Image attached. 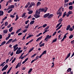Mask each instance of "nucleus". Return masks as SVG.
Returning <instances> with one entry per match:
<instances>
[{"instance_id":"nucleus-1","label":"nucleus","mask_w":74,"mask_h":74,"mask_svg":"<svg viewBox=\"0 0 74 74\" xmlns=\"http://www.w3.org/2000/svg\"><path fill=\"white\" fill-rule=\"evenodd\" d=\"M61 9H62V8H60L57 12V14L59 15L58 17V18H59V17L62 15V13L61 12Z\"/></svg>"},{"instance_id":"nucleus-2","label":"nucleus","mask_w":74,"mask_h":74,"mask_svg":"<svg viewBox=\"0 0 74 74\" xmlns=\"http://www.w3.org/2000/svg\"><path fill=\"white\" fill-rule=\"evenodd\" d=\"M40 14V12H37L36 11V15L34 16L35 18H38L40 17V15H39Z\"/></svg>"},{"instance_id":"nucleus-3","label":"nucleus","mask_w":74,"mask_h":74,"mask_svg":"<svg viewBox=\"0 0 74 74\" xmlns=\"http://www.w3.org/2000/svg\"><path fill=\"white\" fill-rule=\"evenodd\" d=\"M18 47V44L15 45L14 46H13L14 49V51H16V50L18 49V47Z\"/></svg>"},{"instance_id":"nucleus-4","label":"nucleus","mask_w":74,"mask_h":74,"mask_svg":"<svg viewBox=\"0 0 74 74\" xmlns=\"http://www.w3.org/2000/svg\"><path fill=\"white\" fill-rule=\"evenodd\" d=\"M51 37H52V36H51V35L49 36V35H47L46 36V37L45 38L44 40H46L47 39H48H48H50Z\"/></svg>"},{"instance_id":"nucleus-5","label":"nucleus","mask_w":74,"mask_h":74,"mask_svg":"<svg viewBox=\"0 0 74 74\" xmlns=\"http://www.w3.org/2000/svg\"><path fill=\"white\" fill-rule=\"evenodd\" d=\"M8 67V64H6L5 66H4V67L2 69V71H4V70H6V69Z\"/></svg>"},{"instance_id":"nucleus-6","label":"nucleus","mask_w":74,"mask_h":74,"mask_svg":"<svg viewBox=\"0 0 74 74\" xmlns=\"http://www.w3.org/2000/svg\"><path fill=\"white\" fill-rule=\"evenodd\" d=\"M69 14H66V12H65L64 13V14H63V16H62V18H64V16H66H66L67 17H68V16H69Z\"/></svg>"},{"instance_id":"nucleus-7","label":"nucleus","mask_w":74,"mask_h":74,"mask_svg":"<svg viewBox=\"0 0 74 74\" xmlns=\"http://www.w3.org/2000/svg\"><path fill=\"white\" fill-rule=\"evenodd\" d=\"M22 51H23V50H22L19 51L17 50L16 53V54H19V53H21L22 52Z\"/></svg>"},{"instance_id":"nucleus-8","label":"nucleus","mask_w":74,"mask_h":74,"mask_svg":"<svg viewBox=\"0 0 74 74\" xmlns=\"http://www.w3.org/2000/svg\"><path fill=\"white\" fill-rule=\"evenodd\" d=\"M15 6L14 5H10L8 9L9 10V9H11L12 8H14Z\"/></svg>"},{"instance_id":"nucleus-9","label":"nucleus","mask_w":74,"mask_h":74,"mask_svg":"<svg viewBox=\"0 0 74 74\" xmlns=\"http://www.w3.org/2000/svg\"><path fill=\"white\" fill-rule=\"evenodd\" d=\"M49 13H48L45 14L44 16V18H47V16H48L49 15Z\"/></svg>"},{"instance_id":"nucleus-10","label":"nucleus","mask_w":74,"mask_h":74,"mask_svg":"<svg viewBox=\"0 0 74 74\" xmlns=\"http://www.w3.org/2000/svg\"><path fill=\"white\" fill-rule=\"evenodd\" d=\"M71 54V53H69V54L67 55V56L66 57V58L65 60H66L68 58H69V57H70V56Z\"/></svg>"},{"instance_id":"nucleus-11","label":"nucleus","mask_w":74,"mask_h":74,"mask_svg":"<svg viewBox=\"0 0 74 74\" xmlns=\"http://www.w3.org/2000/svg\"><path fill=\"white\" fill-rule=\"evenodd\" d=\"M70 27H71V26L70 25H68L66 29V30L67 31V30H69V29L70 28Z\"/></svg>"},{"instance_id":"nucleus-12","label":"nucleus","mask_w":74,"mask_h":74,"mask_svg":"<svg viewBox=\"0 0 74 74\" xmlns=\"http://www.w3.org/2000/svg\"><path fill=\"white\" fill-rule=\"evenodd\" d=\"M3 32L5 34H7L8 32V30L7 29L3 30Z\"/></svg>"},{"instance_id":"nucleus-13","label":"nucleus","mask_w":74,"mask_h":74,"mask_svg":"<svg viewBox=\"0 0 74 74\" xmlns=\"http://www.w3.org/2000/svg\"><path fill=\"white\" fill-rule=\"evenodd\" d=\"M53 16V14H51L48 16V18L49 19L50 18H51Z\"/></svg>"},{"instance_id":"nucleus-14","label":"nucleus","mask_w":74,"mask_h":74,"mask_svg":"<svg viewBox=\"0 0 74 74\" xmlns=\"http://www.w3.org/2000/svg\"><path fill=\"white\" fill-rule=\"evenodd\" d=\"M13 30V27H11L9 29V32H11Z\"/></svg>"},{"instance_id":"nucleus-15","label":"nucleus","mask_w":74,"mask_h":74,"mask_svg":"<svg viewBox=\"0 0 74 74\" xmlns=\"http://www.w3.org/2000/svg\"><path fill=\"white\" fill-rule=\"evenodd\" d=\"M62 25H61L58 28H57L56 30V31H58V30H59L62 27Z\"/></svg>"},{"instance_id":"nucleus-16","label":"nucleus","mask_w":74,"mask_h":74,"mask_svg":"<svg viewBox=\"0 0 74 74\" xmlns=\"http://www.w3.org/2000/svg\"><path fill=\"white\" fill-rule=\"evenodd\" d=\"M13 40V39H10L9 41L6 43V44H9L10 42H11V41H12Z\"/></svg>"},{"instance_id":"nucleus-17","label":"nucleus","mask_w":74,"mask_h":74,"mask_svg":"<svg viewBox=\"0 0 74 74\" xmlns=\"http://www.w3.org/2000/svg\"><path fill=\"white\" fill-rule=\"evenodd\" d=\"M42 38V36H41V37H39L36 40V41H39V40H40Z\"/></svg>"},{"instance_id":"nucleus-18","label":"nucleus","mask_w":74,"mask_h":74,"mask_svg":"<svg viewBox=\"0 0 74 74\" xmlns=\"http://www.w3.org/2000/svg\"><path fill=\"white\" fill-rule=\"evenodd\" d=\"M34 47H32V48H31L30 49L29 51L28 52V53H30V52H32V51H33V49H34Z\"/></svg>"},{"instance_id":"nucleus-19","label":"nucleus","mask_w":74,"mask_h":74,"mask_svg":"<svg viewBox=\"0 0 74 74\" xmlns=\"http://www.w3.org/2000/svg\"><path fill=\"white\" fill-rule=\"evenodd\" d=\"M36 11H37L38 13V12H39L40 14V12H42L41 9H39L38 10H37Z\"/></svg>"},{"instance_id":"nucleus-20","label":"nucleus","mask_w":74,"mask_h":74,"mask_svg":"<svg viewBox=\"0 0 74 74\" xmlns=\"http://www.w3.org/2000/svg\"><path fill=\"white\" fill-rule=\"evenodd\" d=\"M33 35H30L28 36L27 38V39H28L29 38H30V37H33Z\"/></svg>"},{"instance_id":"nucleus-21","label":"nucleus","mask_w":74,"mask_h":74,"mask_svg":"<svg viewBox=\"0 0 74 74\" xmlns=\"http://www.w3.org/2000/svg\"><path fill=\"white\" fill-rule=\"evenodd\" d=\"M12 69V67H11L8 70V71L7 72V74H9L10 72V71Z\"/></svg>"},{"instance_id":"nucleus-22","label":"nucleus","mask_w":74,"mask_h":74,"mask_svg":"<svg viewBox=\"0 0 74 74\" xmlns=\"http://www.w3.org/2000/svg\"><path fill=\"white\" fill-rule=\"evenodd\" d=\"M61 23H62L61 22H60V23H58L57 25H56V28H58V27H59V26H60V25L61 24Z\"/></svg>"},{"instance_id":"nucleus-23","label":"nucleus","mask_w":74,"mask_h":74,"mask_svg":"<svg viewBox=\"0 0 74 74\" xmlns=\"http://www.w3.org/2000/svg\"><path fill=\"white\" fill-rule=\"evenodd\" d=\"M3 14H4V12L3 11H0V16H1V15H3Z\"/></svg>"},{"instance_id":"nucleus-24","label":"nucleus","mask_w":74,"mask_h":74,"mask_svg":"<svg viewBox=\"0 0 74 74\" xmlns=\"http://www.w3.org/2000/svg\"><path fill=\"white\" fill-rule=\"evenodd\" d=\"M25 58V56H20L19 57V59H24V58Z\"/></svg>"},{"instance_id":"nucleus-25","label":"nucleus","mask_w":74,"mask_h":74,"mask_svg":"<svg viewBox=\"0 0 74 74\" xmlns=\"http://www.w3.org/2000/svg\"><path fill=\"white\" fill-rule=\"evenodd\" d=\"M40 4H41V2L40 1H38L37 3V6H39V5H40Z\"/></svg>"},{"instance_id":"nucleus-26","label":"nucleus","mask_w":74,"mask_h":74,"mask_svg":"<svg viewBox=\"0 0 74 74\" xmlns=\"http://www.w3.org/2000/svg\"><path fill=\"white\" fill-rule=\"evenodd\" d=\"M68 14L69 15H71V14H73V12L71 11H69L68 12Z\"/></svg>"},{"instance_id":"nucleus-27","label":"nucleus","mask_w":74,"mask_h":74,"mask_svg":"<svg viewBox=\"0 0 74 74\" xmlns=\"http://www.w3.org/2000/svg\"><path fill=\"white\" fill-rule=\"evenodd\" d=\"M33 12V11L30 10L28 12L29 14H32Z\"/></svg>"},{"instance_id":"nucleus-28","label":"nucleus","mask_w":74,"mask_h":74,"mask_svg":"<svg viewBox=\"0 0 74 74\" xmlns=\"http://www.w3.org/2000/svg\"><path fill=\"white\" fill-rule=\"evenodd\" d=\"M73 7L72 6H69V10H73Z\"/></svg>"},{"instance_id":"nucleus-29","label":"nucleus","mask_w":74,"mask_h":74,"mask_svg":"<svg viewBox=\"0 0 74 74\" xmlns=\"http://www.w3.org/2000/svg\"><path fill=\"white\" fill-rule=\"evenodd\" d=\"M21 30V29H19L16 32V34H18V33H19V32H20V31Z\"/></svg>"},{"instance_id":"nucleus-30","label":"nucleus","mask_w":74,"mask_h":74,"mask_svg":"<svg viewBox=\"0 0 74 74\" xmlns=\"http://www.w3.org/2000/svg\"><path fill=\"white\" fill-rule=\"evenodd\" d=\"M26 14V13H23L21 16V17H22V18H23V17H24L25 16V15Z\"/></svg>"},{"instance_id":"nucleus-31","label":"nucleus","mask_w":74,"mask_h":74,"mask_svg":"<svg viewBox=\"0 0 74 74\" xmlns=\"http://www.w3.org/2000/svg\"><path fill=\"white\" fill-rule=\"evenodd\" d=\"M6 42H5V41H4L3 42H2L1 43V46L3 45L4 44H5V43H6Z\"/></svg>"},{"instance_id":"nucleus-32","label":"nucleus","mask_w":74,"mask_h":74,"mask_svg":"<svg viewBox=\"0 0 74 74\" xmlns=\"http://www.w3.org/2000/svg\"><path fill=\"white\" fill-rule=\"evenodd\" d=\"M57 41V38H56L55 39L53 40L52 42H56Z\"/></svg>"},{"instance_id":"nucleus-33","label":"nucleus","mask_w":74,"mask_h":74,"mask_svg":"<svg viewBox=\"0 0 74 74\" xmlns=\"http://www.w3.org/2000/svg\"><path fill=\"white\" fill-rule=\"evenodd\" d=\"M71 71V68H69L67 70V71L68 72H69V71Z\"/></svg>"},{"instance_id":"nucleus-34","label":"nucleus","mask_w":74,"mask_h":74,"mask_svg":"<svg viewBox=\"0 0 74 74\" xmlns=\"http://www.w3.org/2000/svg\"><path fill=\"white\" fill-rule=\"evenodd\" d=\"M34 21H31L30 23V24H31L32 25H33V24H34Z\"/></svg>"},{"instance_id":"nucleus-35","label":"nucleus","mask_w":74,"mask_h":74,"mask_svg":"<svg viewBox=\"0 0 74 74\" xmlns=\"http://www.w3.org/2000/svg\"><path fill=\"white\" fill-rule=\"evenodd\" d=\"M73 37V35H71L69 37L70 39H71V38H72Z\"/></svg>"},{"instance_id":"nucleus-36","label":"nucleus","mask_w":74,"mask_h":74,"mask_svg":"<svg viewBox=\"0 0 74 74\" xmlns=\"http://www.w3.org/2000/svg\"><path fill=\"white\" fill-rule=\"evenodd\" d=\"M46 52L47 51L46 50H45L42 53V54L43 55L44 54H46Z\"/></svg>"},{"instance_id":"nucleus-37","label":"nucleus","mask_w":74,"mask_h":74,"mask_svg":"<svg viewBox=\"0 0 74 74\" xmlns=\"http://www.w3.org/2000/svg\"><path fill=\"white\" fill-rule=\"evenodd\" d=\"M20 63H18L16 65V66L15 69H17L18 67V66H19V65Z\"/></svg>"},{"instance_id":"nucleus-38","label":"nucleus","mask_w":74,"mask_h":74,"mask_svg":"<svg viewBox=\"0 0 74 74\" xmlns=\"http://www.w3.org/2000/svg\"><path fill=\"white\" fill-rule=\"evenodd\" d=\"M29 24H28L27 25H26L25 27V29H28V28L29 27Z\"/></svg>"},{"instance_id":"nucleus-39","label":"nucleus","mask_w":74,"mask_h":74,"mask_svg":"<svg viewBox=\"0 0 74 74\" xmlns=\"http://www.w3.org/2000/svg\"><path fill=\"white\" fill-rule=\"evenodd\" d=\"M41 34H42V33H41L38 34L36 36V37H39V36H40V35H41Z\"/></svg>"},{"instance_id":"nucleus-40","label":"nucleus","mask_w":74,"mask_h":74,"mask_svg":"<svg viewBox=\"0 0 74 74\" xmlns=\"http://www.w3.org/2000/svg\"><path fill=\"white\" fill-rule=\"evenodd\" d=\"M45 44L44 43H42L41 45H40V47H42L43 46H44V45Z\"/></svg>"},{"instance_id":"nucleus-41","label":"nucleus","mask_w":74,"mask_h":74,"mask_svg":"<svg viewBox=\"0 0 74 74\" xmlns=\"http://www.w3.org/2000/svg\"><path fill=\"white\" fill-rule=\"evenodd\" d=\"M32 70L33 69L32 68L30 69L28 71V73H30L32 71Z\"/></svg>"},{"instance_id":"nucleus-42","label":"nucleus","mask_w":74,"mask_h":74,"mask_svg":"<svg viewBox=\"0 0 74 74\" xmlns=\"http://www.w3.org/2000/svg\"><path fill=\"white\" fill-rule=\"evenodd\" d=\"M15 60H16V58H14V60H12V63H13V62H15Z\"/></svg>"},{"instance_id":"nucleus-43","label":"nucleus","mask_w":74,"mask_h":74,"mask_svg":"<svg viewBox=\"0 0 74 74\" xmlns=\"http://www.w3.org/2000/svg\"><path fill=\"white\" fill-rule=\"evenodd\" d=\"M63 21V18H60L58 21L59 22H62Z\"/></svg>"},{"instance_id":"nucleus-44","label":"nucleus","mask_w":74,"mask_h":74,"mask_svg":"<svg viewBox=\"0 0 74 74\" xmlns=\"http://www.w3.org/2000/svg\"><path fill=\"white\" fill-rule=\"evenodd\" d=\"M12 10H13L12 9H11L10 10L8 11V13H10V12H11V11H12Z\"/></svg>"},{"instance_id":"nucleus-45","label":"nucleus","mask_w":74,"mask_h":74,"mask_svg":"<svg viewBox=\"0 0 74 74\" xmlns=\"http://www.w3.org/2000/svg\"><path fill=\"white\" fill-rule=\"evenodd\" d=\"M16 39L15 38L12 41V42L13 43L14 42H16Z\"/></svg>"},{"instance_id":"nucleus-46","label":"nucleus","mask_w":74,"mask_h":74,"mask_svg":"<svg viewBox=\"0 0 74 74\" xmlns=\"http://www.w3.org/2000/svg\"><path fill=\"white\" fill-rule=\"evenodd\" d=\"M36 55V54L35 53L31 57V58H34V57Z\"/></svg>"},{"instance_id":"nucleus-47","label":"nucleus","mask_w":74,"mask_h":74,"mask_svg":"<svg viewBox=\"0 0 74 74\" xmlns=\"http://www.w3.org/2000/svg\"><path fill=\"white\" fill-rule=\"evenodd\" d=\"M47 26V24H45L42 26V27H45Z\"/></svg>"},{"instance_id":"nucleus-48","label":"nucleus","mask_w":74,"mask_h":74,"mask_svg":"<svg viewBox=\"0 0 74 74\" xmlns=\"http://www.w3.org/2000/svg\"><path fill=\"white\" fill-rule=\"evenodd\" d=\"M10 17H11V18H14V17H15V16H14L13 15L10 14Z\"/></svg>"},{"instance_id":"nucleus-49","label":"nucleus","mask_w":74,"mask_h":74,"mask_svg":"<svg viewBox=\"0 0 74 74\" xmlns=\"http://www.w3.org/2000/svg\"><path fill=\"white\" fill-rule=\"evenodd\" d=\"M11 25L10 24L7 26V27L8 28H10V27H11Z\"/></svg>"},{"instance_id":"nucleus-50","label":"nucleus","mask_w":74,"mask_h":74,"mask_svg":"<svg viewBox=\"0 0 74 74\" xmlns=\"http://www.w3.org/2000/svg\"><path fill=\"white\" fill-rule=\"evenodd\" d=\"M7 25H8V22H6L5 23V25L6 26Z\"/></svg>"},{"instance_id":"nucleus-51","label":"nucleus","mask_w":74,"mask_h":74,"mask_svg":"<svg viewBox=\"0 0 74 74\" xmlns=\"http://www.w3.org/2000/svg\"><path fill=\"white\" fill-rule=\"evenodd\" d=\"M69 31H73V29L72 27H70V28H69Z\"/></svg>"},{"instance_id":"nucleus-52","label":"nucleus","mask_w":74,"mask_h":74,"mask_svg":"<svg viewBox=\"0 0 74 74\" xmlns=\"http://www.w3.org/2000/svg\"><path fill=\"white\" fill-rule=\"evenodd\" d=\"M7 18V16H5L4 17L3 19H2V21H4V20H5V19Z\"/></svg>"},{"instance_id":"nucleus-53","label":"nucleus","mask_w":74,"mask_h":74,"mask_svg":"<svg viewBox=\"0 0 74 74\" xmlns=\"http://www.w3.org/2000/svg\"><path fill=\"white\" fill-rule=\"evenodd\" d=\"M5 63V62H3V63H2L0 65V66H2Z\"/></svg>"},{"instance_id":"nucleus-54","label":"nucleus","mask_w":74,"mask_h":74,"mask_svg":"<svg viewBox=\"0 0 74 74\" xmlns=\"http://www.w3.org/2000/svg\"><path fill=\"white\" fill-rule=\"evenodd\" d=\"M68 4H69V5H73V3H72V2L69 3H68Z\"/></svg>"},{"instance_id":"nucleus-55","label":"nucleus","mask_w":74,"mask_h":74,"mask_svg":"<svg viewBox=\"0 0 74 74\" xmlns=\"http://www.w3.org/2000/svg\"><path fill=\"white\" fill-rule=\"evenodd\" d=\"M71 44H73V45H74V40H72V41H71Z\"/></svg>"},{"instance_id":"nucleus-56","label":"nucleus","mask_w":74,"mask_h":74,"mask_svg":"<svg viewBox=\"0 0 74 74\" xmlns=\"http://www.w3.org/2000/svg\"><path fill=\"white\" fill-rule=\"evenodd\" d=\"M31 4L32 5V6H34V5H35V3L34 2H32Z\"/></svg>"},{"instance_id":"nucleus-57","label":"nucleus","mask_w":74,"mask_h":74,"mask_svg":"<svg viewBox=\"0 0 74 74\" xmlns=\"http://www.w3.org/2000/svg\"><path fill=\"white\" fill-rule=\"evenodd\" d=\"M69 0H64V3H67V2H69Z\"/></svg>"},{"instance_id":"nucleus-58","label":"nucleus","mask_w":74,"mask_h":74,"mask_svg":"<svg viewBox=\"0 0 74 74\" xmlns=\"http://www.w3.org/2000/svg\"><path fill=\"white\" fill-rule=\"evenodd\" d=\"M27 31V29H25L23 31V33H25V32H26Z\"/></svg>"},{"instance_id":"nucleus-59","label":"nucleus","mask_w":74,"mask_h":74,"mask_svg":"<svg viewBox=\"0 0 74 74\" xmlns=\"http://www.w3.org/2000/svg\"><path fill=\"white\" fill-rule=\"evenodd\" d=\"M29 20H28L25 21V24H26V25H27V23H28V22H29Z\"/></svg>"},{"instance_id":"nucleus-60","label":"nucleus","mask_w":74,"mask_h":74,"mask_svg":"<svg viewBox=\"0 0 74 74\" xmlns=\"http://www.w3.org/2000/svg\"><path fill=\"white\" fill-rule=\"evenodd\" d=\"M22 33L21 32H20L18 34V36H21V35H22Z\"/></svg>"},{"instance_id":"nucleus-61","label":"nucleus","mask_w":74,"mask_h":74,"mask_svg":"<svg viewBox=\"0 0 74 74\" xmlns=\"http://www.w3.org/2000/svg\"><path fill=\"white\" fill-rule=\"evenodd\" d=\"M47 11V8H46L45 9H44L43 12H46Z\"/></svg>"},{"instance_id":"nucleus-62","label":"nucleus","mask_w":74,"mask_h":74,"mask_svg":"<svg viewBox=\"0 0 74 74\" xmlns=\"http://www.w3.org/2000/svg\"><path fill=\"white\" fill-rule=\"evenodd\" d=\"M16 18L18 19H19V16H18V14H17L16 16Z\"/></svg>"},{"instance_id":"nucleus-63","label":"nucleus","mask_w":74,"mask_h":74,"mask_svg":"<svg viewBox=\"0 0 74 74\" xmlns=\"http://www.w3.org/2000/svg\"><path fill=\"white\" fill-rule=\"evenodd\" d=\"M32 6H33L31 4L28 7L29 8H32Z\"/></svg>"},{"instance_id":"nucleus-64","label":"nucleus","mask_w":74,"mask_h":74,"mask_svg":"<svg viewBox=\"0 0 74 74\" xmlns=\"http://www.w3.org/2000/svg\"><path fill=\"white\" fill-rule=\"evenodd\" d=\"M39 57V56H37L36 58V60H37V59H38Z\"/></svg>"}]
</instances>
